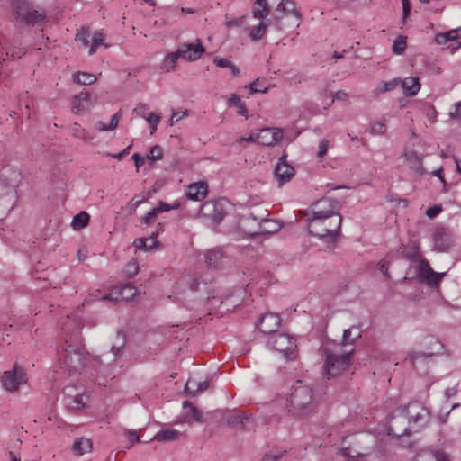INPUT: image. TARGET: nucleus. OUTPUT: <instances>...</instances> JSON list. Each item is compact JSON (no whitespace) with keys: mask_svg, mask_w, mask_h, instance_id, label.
Segmentation results:
<instances>
[{"mask_svg":"<svg viewBox=\"0 0 461 461\" xmlns=\"http://www.w3.org/2000/svg\"><path fill=\"white\" fill-rule=\"evenodd\" d=\"M318 404L319 398L312 387L296 381L286 404L289 413L298 418L311 417L317 412Z\"/></svg>","mask_w":461,"mask_h":461,"instance_id":"f03ea898","label":"nucleus"},{"mask_svg":"<svg viewBox=\"0 0 461 461\" xmlns=\"http://www.w3.org/2000/svg\"><path fill=\"white\" fill-rule=\"evenodd\" d=\"M426 456H429L433 461H448L446 455L439 451L423 450L420 455V458L423 460Z\"/></svg>","mask_w":461,"mask_h":461,"instance_id":"58836bf2","label":"nucleus"},{"mask_svg":"<svg viewBox=\"0 0 461 461\" xmlns=\"http://www.w3.org/2000/svg\"><path fill=\"white\" fill-rule=\"evenodd\" d=\"M94 104L91 94L88 92H81L74 96L72 101V111L77 113L83 110L89 109Z\"/></svg>","mask_w":461,"mask_h":461,"instance_id":"6ab92c4d","label":"nucleus"},{"mask_svg":"<svg viewBox=\"0 0 461 461\" xmlns=\"http://www.w3.org/2000/svg\"><path fill=\"white\" fill-rule=\"evenodd\" d=\"M281 324V318L277 314L267 313L261 317L258 322V330L270 337L276 334V330Z\"/></svg>","mask_w":461,"mask_h":461,"instance_id":"dca6fc26","label":"nucleus"},{"mask_svg":"<svg viewBox=\"0 0 461 461\" xmlns=\"http://www.w3.org/2000/svg\"><path fill=\"white\" fill-rule=\"evenodd\" d=\"M386 126L382 122H375L371 123L370 133L374 135H383L385 133Z\"/></svg>","mask_w":461,"mask_h":461,"instance_id":"8fccbe9b","label":"nucleus"},{"mask_svg":"<svg viewBox=\"0 0 461 461\" xmlns=\"http://www.w3.org/2000/svg\"><path fill=\"white\" fill-rule=\"evenodd\" d=\"M148 110V106L145 104L140 103L137 104V106L133 109V113L137 115L145 118L148 114L146 111Z\"/></svg>","mask_w":461,"mask_h":461,"instance_id":"680f3d73","label":"nucleus"},{"mask_svg":"<svg viewBox=\"0 0 461 461\" xmlns=\"http://www.w3.org/2000/svg\"><path fill=\"white\" fill-rule=\"evenodd\" d=\"M148 199L147 195H143L141 198L139 195H135L130 202L131 207L135 210L138 206H140L143 202Z\"/></svg>","mask_w":461,"mask_h":461,"instance_id":"0e129e2a","label":"nucleus"},{"mask_svg":"<svg viewBox=\"0 0 461 461\" xmlns=\"http://www.w3.org/2000/svg\"><path fill=\"white\" fill-rule=\"evenodd\" d=\"M14 185L7 183L6 179L0 176V207L3 211L9 212L13 208L14 197Z\"/></svg>","mask_w":461,"mask_h":461,"instance_id":"4468645a","label":"nucleus"},{"mask_svg":"<svg viewBox=\"0 0 461 461\" xmlns=\"http://www.w3.org/2000/svg\"><path fill=\"white\" fill-rule=\"evenodd\" d=\"M449 116L455 120H461V101L456 104V109L449 113Z\"/></svg>","mask_w":461,"mask_h":461,"instance_id":"774afa93","label":"nucleus"},{"mask_svg":"<svg viewBox=\"0 0 461 461\" xmlns=\"http://www.w3.org/2000/svg\"><path fill=\"white\" fill-rule=\"evenodd\" d=\"M144 119L149 123L151 128L150 134H153L160 122V115L155 113H148Z\"/></svg>","mask_w":461,"mask_h":461,"instance_id":"37998d69","label":"nucleus"},{"mask_svg":"<svg viewBox=\"0 0 461 461\" xmlns=\"http://www.w3.org/2000/svg\"><path fill=\"white\" fill-rule=\"evenodd\" d=\"M353 350L342 351L340 347L325 349V375L330 379L344 372L350 365Z\"/></svg>","mask_w":461,"mask_h":461,"instance_id":"423d86ee","label":"nucleus"},{"mask_svg":"<svg viewBox=\"0 0 461 461\" xmlns=\"http://www.w3.org/2000/svg\"><path fill=\"white\" fill-rule=\"evenodd\" d=\"M92 449V442L88 438H80L75 440L73 451L78 456H82Z\"/></svg>","mask_w":461,"mask_h":461,"instance_id":"cd10ccee","label":"nucleus"},{"mask_svg":"<svg viewBox=\"0 0 461 461\" xmlns=\"http://www.w3.org/2000/svg\"><path fill=\"white\" fill-rule=\"evenodd\" d=\"M354 328L347 329L343 332V338H342V345H351L357 339L358 337H360V333L357 332L352 337Z\"/></svg>","mask_w":461,"mask_h":461,"instance_id":"a18cd8bd","label":"nucleus"},{"mask_svg":"<svg viewBox=\"0 0 461 461\" xmlns=\"http://www.w3.org/2000/svg\"><path fill=\"white\" fill-rule=\"evenodd\" d=\"M340 207L339 201L330 197H322L314 203L308 217L309 233L323 242H334L340 235Z\"/></svg>","mask_w":461,"mask_h":461,"instance_id":"f257e3e1","label":"nucleus"},{"mask_svg":"<svg viewBox=\"0 0 461 461\" xmlns=\"http://www.w3.org/2000/svg\"><path fill=\"white\" fill-rule=\"evenodd\" d=\"M285 14H292L298 20V24L302 20V14L297 4L294 0H286L285 4Z\"/></svg>","mask_w":461,"mask_h":461,"instance_id":"4c0bfd02","label":"nucleus"},{"mask_svg":"<svg viewBox=\"0 0 461 461\" xmlns=\"http://www.w3.org/2000/svg\"><path fill=\"white\" fill-rule=\"evenodd\" d=\"M294 168L286 162V154L280 157L275 168V176L280 185L290 181L294 175Z\"/></svg>","mask_w":461,"mask_h":461,"instance_id":"a211bd4d","label":"nucleus"},{"mask_svg":"<svg viewBox=\"0 0 461 461\" xmlns=\"http://www.w3.org/2000/svg\"><path fill=\"white\" fill-rule=\"evenodd\" d=\"M227 424L234 429L241 430H252L255 428V421L252 415L229 412Z\"/></svg>","mask_w":461,"mask_h":461,"instance_id":"ddd939ff","label":"nucleus"},{"mask_svg":"<svg viewBox=\"0 0 461 461\" xmlns=\"http://www.w3.org/2000/svg\"><path fill=\"white\" fill-rule=\"evenodd\" d=\"M208 186L205 182H197L188 185L186 196L193 201H202L207 194Z\"/></svg>","mask_w":461,"mask_h":461,"instance_id":"aec40b11","label":"nucleus"},{"mask_svg":"<svg viewBox=\"0 0 461 461\" xmlns=\"http://www.w3.org/2000/svg\"><path fill=\"white\" fill-rule=\"evenodd\" d=\"M179 207V203H176L173 205H170L165 202H159L158 204L155 207L158 213L163 212H168L173 209H177Z\"/></svg>","mask_w":461,"mask_h":461,"instance_id":"6e6d98bb","label":"nucleus"},{"mask_svg":"<svg viewBox=\"0 0 461 461\" xmlns=\"http://www.w3.org/2000/svg\"><path fill=\"white\" fill-rule=\"evenodd\" d=\"M117 341L111 347V352L114 356V360L121 357L123 354V349L125 346V338L122 336L120 333L117 334L116 337Z\"/></svg>","mask_w":461,"mask_h":461,"instance_id":"f704fd0d","label":"nucleus"},{"mask_svg":"<svg viewBox=\"0 0 461 461\" xmlns=\"http://www.w3.org/2000/svg\"><path fill=\"white\" fill-rule=\"evenodd\" d=\"M268 26L267 22H260V23L251 29L249 36L252 41H258L263 38Z\"/></svg>","mask_w":461,"mask_h":461,"instance_id":"e433bc0d","label":"nucleus"},{"mask_svg":"<svg viewBox=\"0 0 461 461\" xmlns=\"http://www.w3.org/2000/svg\"><path fill=\"white\" fill-rule=\"evenodd\" d=\"M393 415L408 419L409 426L402 432L407 434L426 427L430 419L429 411L418 402L398 407L394 411Z\"/></svg>","mask_w":461,"mask_h":461,"instance_id":"20e7f679","label":"nucleus"},{"mask_svg":"<svg viewBox=\"0 0 461 461\" xmlns=\"http://www.w3.org/2000/svg\"><path fill=\"white\" fill-rule=\"evenodd\" d=\"M71 132L75 138H81V139L85 138L84 130L77 123H75L71 127Z\"/></svg>","mask_w":461,"mask_h":461,"instance_id":"338daca9","label":"nucleus"},{"mask_svg":"<svg viewBox=\"0 0 461 461\" xmlns=\"http://www.w3.org/2000/svg\"><path fill=\"white\" fill-rule=\"evenodd\" d=\"M285 450H274L264 455L263 461H278L285 455Z\"/></svg>","mask_w":461,"mask_h":461,"instance_id":"3c124183","label":"nucleus"},{"mask_svg":"<svg viewBox=\"0 0 461 461\" xmlns=\"http://www.w3.org/2000/svg\"><path fill=\"white\" fill-rule=\"evenodd\" d=\"M406 49V37L398 36L393 43V51L395 54H402Z\"/></svg>","mask_w":461,"mask_h":461,"instance_id":"c03bdc74","label":"nucleus"},{"mask_svg":"<svg viewBox=\"0 0 461 461\" xmlns=\"http://www.w3.org/2000/svg\"><path fill=\"white\" fill-rule=\"evenodd\" d=\"M89 214L86 212H80L73 217L72 226L75 230H81L87 226L89 222Z\"/></svg>","mask_w":461,"mask_h":461,"instance_id":"473e14b6","label":"nucleus"},{"mask_svg":"<svg viewBox=\"0 0 461 461\" xmlns=\"http://www.w3.org/2000/svg\"><path fill=\"white\" fill-rule=\"evenodd\" d=\"M250 94L255 93H267L268 91V86H263L262 82L259 79H256L249 86Z\"/></svg>","mask_w":461,"mask_h":461,"instance_id":"09e8293b","label":"nucleus"},{"mask_svg":"<svg viewBox=\"0 0 461 461\" xmlns=\"http://www.w3.org/2000/svg\"><path fill=\"white\" fill-rule=\"evenodd\" d=\"M208 387H209V380L197 382L194 379L190 378L187 380V382L185 384V391L191 397H194V396L198 395L199 393L204 392Z\"/></svg>","mask_w":461,"mask_h":461,"instance_id":"b1692460","label":"nucleus"},{"mask_svg":"<svg viewBox=\"0 0 461 461\" xmlns=\"http://www.w3.org/2000/svg\"><path fill=\"white\" fill-rule=\"evenodd\" d=\"M245 16H240L235 18H230L226 21V26L228 28H234V27H240L244 23Z\"/></svg>","mask_w":461,"mask_h":461,"instance_id":"4d7b16f0","label":"nucleus"},{"mask_svg":"<svg viewBox=\"0 0 461 461\" xmlns=\"http://www.w3.org/2000/svg\"><path fill=\"white\" fill-rule=\"evenodd\" d=\"M182 434L181 432L174 429H165L158 431L152 440H156L158 442H169V441H176L178 440L181 438Z\"/></svg>","mask_w":461,"mask_h":461,"instance_id":"bb28decb","label":"nucleus"},{"mask_svg":"<svg viewBox=\"0 0 461 461\" xmlns=\"http://www.w3.org/2000/svg\"><path fill=\"white\" fill-rule=\"evenodd\" d=\"M405 258L411 261H419L417 267V277L420 282L426 283L430 287H436L445 276L446 272L437 273L429 266L426 259H420L418 247L411 246L405 248L403 251Z\"/></svg>","mask_w":461,"mask_h":461,"instance_id":"39448f33","label":"nucleus"},{"mask_svg":"<svg viewBox=\"0 0 461 461\" xmlns=\"http://www.w3.org/2000/svg\"><path fill=\"white\" fill-rule=\"evenodd\" d=\"M250 221H255L257 223L258 228L251 232V234L257 233H266V234H274L277 232L281 228L282 224L275 220L271 219H258L253 214H249L244 216L241 220V224L243 227L247 226Z\"/></svg>","mask_w":461,"mask_h":461,"instance_id":"9b49d317","label":"nucleus"},{"mask_svg":"<svg viewBox=\"0 0 461 461\" xmlns=\"http://www.w3.org/2000/svg\"><path fill=\"white\" fill-rule=\"evenodd\" d=\"M104 35L103 33L101 32H95L93 37H92V43H91V46H90V49L88 50V54L89 55H93L96 52V49L100 46V45H103L104 44Z\"/></svg>","mask_w":461,"mask_h":461,"instance_id":"a19ab883","label":"nucleus"},{"mask_svg":"<svg viewBox=\"0 0 461 461\" xmlns=\"http://www.w3.org/2000/svg\"><path fill=\"white\" fill-rule=\"evenodd\" d=\"M228 201L224 198L205 202L201 208V213L213 223L219 224L226 215Z\"/></svg>","mask_w":461,"mask_h":461,"instance_id":"1a4fd4ad","label":"nucleus"},{"mask_svg":"<svg viewBox=\"0 0 461 461\" xmlns=\"http://www.w3.org/2000/svg\"><path fill=\"white\" fill-rule=\"evenodd\" d=\"M452 232L444 227H439L435 230L433 235L434 248L439 252H444L449 249L452 246Z\"/></svg>","mask_w":461,"mask_h":461,"instance_id":"2eb2a0df","label":"nucleus"},{"mask_svg":"<svg viewBox=\"0 0 461 461\" xmlns=\"http://www.w3.org/2000/svg\"><path fill=\"white\" fill-rule=\"evenodd\" d=\"M400 82H401V79H399V78H393L390 81H384L379 85L378 92L379 93L389 92V91L394 89L395 87H397L398 85L400 84Z\"/></svg>","mask_w":461,"mask_h":461,"instance_id":"79ce46f5","label":"nucleus"},{"mask_svg":"<svg viewBox=\"0 0 461 461\" xmlns=\"http://www.w3.org/2000/svg\"><path fill=\"white\" fill-rule=\"evenodd\" d=\"M458 38L456 30H450L447 32L438 33L435 41L439 45H445L448 41H454Z\"/></svg>","mask_w":461,"mask_h":461,"instance_id":"72a5a7b5","label":"nucleus"},{"mask_svg":"<svg viewBox=\"0 0 461 461\" xmlns=\"http://www.w3.org/2000/svg\"><path fill=\"white\" fill-rule=\"evenodd\" d=\"M183 407L190 409V413L186 414V419L192 418L195 422H203V411L201 410L197 409L188 401L183 402Z\"/></svg>","mask_w":461,"mask_h":461,"instance_id":"c9c22d12","label":"nucleus"},{"mask_svg":"<svg viewBox=\"0 0 461 461\" xmlns=\"http://www.w3.org/2000/svg\"><path fill=\"white\" fill-rule=\"evenodd\" d=\"M180 54L178 50L168 53L163 60L161 68L167 72L173 71L176 68L177 60L180 59Z\"/></svg>","mask_w":461,"mask_h":461,"instance_id":"c756f323","label":"nucleus"},{"mask_svg":"<svg viewBox=\"0 0 461 461\" xmlns=\"http://www.w3.org/2000/svg\"><path fill=\"white\" fill-rule=\"evenodd\" d=\"M12 10L18 22L35 25L45 19V14L32 8L27 0H13Z\"/></svg>","mask_w":461,"mask_h":461,"instance_id":"0eeeda50","label":"nucleus"},{"mask_svg":"<svg viewBox=\"0 0 461 461\" xmlns=\"http://www.w3.org/2000/svg\"><path fill=\"white\" fill-rule=\"evenodd\" d=\"M158 214V212H157L156 208L154 207L152 210H150L149 212H147L145 214V216L143 217V221L146 224H149L154 221V220Z\"/></svg>","mask_w":461,"mask_h":461,"instance_id":"e2e57ef3","label":"nucleus"},{"mask_svg":"<svg viewBox=\"0 0 461 461\" xmlns=\"http://www.w3.org/2000/svg\"><path fill=\"white\" fill-rule=\"evenodd\" d=\"M403 94L406 96H413L420 91L421 85L420 79L417 77H408L401 80Z\"/></svg>","mask_w":461,"mask_h":461,"instance_id":"4be33fe9","label":"nucleus"},{"mask_svg":"<svg viewBox=\"0 0 461 461\" xmlns=\"http://www.w3.org/2000/svg\"><path fill=\"white\" fill-rule=\"evenodd\" d=\"M87 396L85 394H77L75 396H67L66 404L72 410H80L86 406Z\"/></svg>","mask_w":461,"mask_h":461,"instance_id":"c85d7f7f","label":"nucleus"},{"mask_svg":"<svg viewBox=\"0 0 461 461\" xmlns=\"http://www.w3.org/2000/svg\"><path fill=\"white\" fill-rule=\"evenodd\" d=\"M402 23H405L407 17L411 13V3L409 0H402Z\"/></svg>","mask_w":461,"mask_h":461,"instance_id":"052dcab7","label":"nucleus"},{"mask_svg":"<svg viewBox=\"0 0 461 461\" xmlns=\"http://www.w3.org/2000/svg\"><path fill=\"white\" fill-rule=\"evenodd\" d=\"M283 138V131L280 128H263L257 134L258 141L265 146L276 144Z\"/></svg>","mask_w":461,"mask_h":461,"instance_id":"f3484780","label":"nucleus"},{"mask_svg":"<svg viewBox=\"0 0 461 461\" xmlns=\"http://www.w3.org/2000/svg\"><path fill=\"white\" fill-rule=\"evenodd\" d=\"M123 434L131 444L139 442L140 440L139 435L134 429H125Z\"/></svg>","mask_w":461,"mask_h":461,"instance_id":"13d9d810","label":"nucleus"},{"mask_svg":"<svg viewBox=\"0 0 461 461\" xmlns=\"http://www.w3.org/2000/svg\"><path fill=\"white\" fill-rule=\"evenodd\" d=\"M404 158L409 163L410 167L418 175L421 176L426 173L425 168L422 166V157L420 156L416 151H409L404 153Z\"/></svg>","mask_w":461,"mask_h":461,"instance_id":"5701e85b","label":"nucleus"},{"mask_svg":"<svg viewBox=\"0 0 461 461\" xmlns=\"http://www.w3.org/2000/svg\"><path fill=\"white\" fill-rule=\"evenodd\" d=\"M157 237L158 232H152L149 238L136 239L133 244L138 249L149 251L158 245Z\"/></svg>","mask_w":461,"mask_h":461,"instance_id":"393cba45","label":"nucleus"},{"mask_svg":"<svg viewBox=\"0 0 461 461\" xmlns=\"http://www.w3.org/2000/svg\"><path fill=\"white\" fill-rule=\"evenodd\" d=\"M177 285L181 286H186L192 292H196L199 289L200 283L197 279L191 276H184Z\"/></svg>","mask_w":461,"mask_h":461,"instance_id":"ea45409f","label":"nucleus"},{"mask_svg":"<svg viewBox=\"0 0 461 461\" xmlns=\"http://www.w3.org/2000/svg\"><path fill=\"white\" fill-rule=\"evenodd\" d=\"M59 360L70 375L95 368L96 364L101 362L99 357H90L79 343H70L68 340L65 341Z\"/></svg>","mask_w":461,"mask_h":461,"instance_id":"7ed1b4c3","label":"nucleus"},{"mask_svg":"<svg viewBox=\"0 0 461 461\" xmlns=\"http://www.w3.org/2000/svg\"><path fill=\"white\" fill-rule=\"evenodd\" d=\"M124 275L127 277H132L139 272V266L136 260H131L128 262L124 267Z\"/></svg>","mask_w":461,"mask_h":461,"instance_id":"49530a36","label":"nucleus"},{"mask_svg":"<svg viewBox=\"0 0 461 461\" xmlns=\"http://www.w3.org/2000/svg\"><path fill=\"white\" fill-rule=\"evenodd\" d=\"M26 374L24 370L17 366H14L12 370L5 371L1 376L3 387L8 392H15L19 386L26 383Z\"/></svg>","mask_w":461,"mask_h":461,"instance_id":"9d476101","label":"nucleus"},{"mask_svg":"<svg viewBox=\"0 0 461 461\" xmlns=\"http://www.w3.org/2000/svg\"><path fill=\"white\" fill-rule=\"evenodd\" d=\"M204 258L208 267L219 268L222 265L224 253L221 249H212L205 253Z\"/></svg>","mask_w":461,"mask_h":461,"instance_id":"412c9836","label":"nucleus"},{"mask_svg":"<svg viewBox=\"0 0 461 461\" xmlns=\"http://www.w3.org/2000/svg\"><path fill=\"white\" fill-rule=\"evenodd\" d=\"M188 114V111H175L173 112L171 118H170V124L173 125L175 122L182 120L184 117H185Z\"/></svg>","mask_w":461,"mask_h":461,"instance_id":"bf43d9fd","label":"nucleus"},{"mask_svg":"<svg viewBox=\"0 0 461 461\" xmlns=\"http://www.w3.org/2000/svg\"><path fill=\"white\" fill-rule=\"evenodd\" d=\"M121 301H129L137 294V288L132 283H126L121 288H115L114 292Z\"/></svg>","mask_w":461,"mask_h":461,"instance_id":"a878e982","label":"nucleus"},{"mask_svg":"<svg viewBox=\"0 0 461 461\" xmlns=\"http://www.w3.org/2000/svg\"><path fill=\"white\" fill-rule=\"evenodd\" d=\"M330 141L327 139H322L319 143L317 158H322L328 151Z\"/></svg>","mask_w":461,"mask_h":461,"instance_id":"864d4df0","label":"nucleus"},{"mask_svg":"<svg viewBox=\"0 0 461 461\" xmlns=\"http://www.w3.org/2000/svg\"><path fill=\"white\" fill-rule=\"evenodd\" d=\"M267 345L286 359L293 360L296 357V339L287 333L273 334L269 337Z\"/></svg>","mask_w":461,"mask_h":461,"instance_id":"6e6552de","label":"nucleus"},{"mask_svg":"<svg viewBox=\"0 0 461 461\" xmlns=\"http://www.w3.org/2000/svg\"><path fill=\"white\" fill-rule=\"evenodd\" d=\"M269 12L267 0H256L252 10L255 18L263 19Z\"/></svg>","mask_w":461,"mask_h":461,"instance_id":"7c9ffc66","label":"nucleus"},{"mask_svg":"<svg viewBox=\"0 0 461 461\" xmlns=\"http://www.w3.org/2000/svg\"><path fill=\"white\" fill-rule=\"evenodd\" d=\"M285 4L286 0H281L275 9V18L277 21H280L284 17V15H285Z\"/></svg>","mask_w":461,"mask_h":461,"instance_id":"5fc2aeb1","label":"nucleus"},{"mask_svg":"<svg viewBox=\"0 0 461 461\" xmlns=\"http://www.w3.org/2000/svg\"><path fill=\"white\" fill-rule=\"evenodd\" d=\"M163 156V151L160 146L155 145L149 149V154L148 155L149 159L152 161H157L161 159Z\"/></svg>","mask_w":461,"mask_h":461,"instance_id":"603ef678","label":"nucleus"},{"mask_svg":"<svg viewBox=\"0 0 461 461\" xmlns=\"http://www.w3.org/2000/svg\"><path fill=\"white\" fill-rule=\"evenodd\" d=\"M90 32L86 28H81L76 34V40L80 41L85 47L89 44Z\"/></svg>","mask_w":461,"mask_h":461,"instance_id":"de8ad7c7","label":"nucleus"},{"mask_svg":"<svg viewBox=\"0 0 461 461\" xmlns=\"http://www.w3.org/2000/svg\"><path fill=\"white\" fill-rule=\"evenodd\" d=\"M73 80L79 85L89 86L96 81V77L86 72H77L73 75Z\"/></svg>","mask_w":461,"mask_h":461,"instance_id":"2f4dec72","label":"nucleus"},{"mask_svg":"<svg viewBox=\"0 0 461 461\" xmlns=\"http://www.w3.org/2000/svg\"><path fill=\"white\" fill-rule=\"evenodd\" d=\"M177 50L180 57L187 61L197 60L205 52L200 39H196L194 43H180Z\"/></svg>","mask_w":461,"mask_h":461,"instance_id":"f8f14e48","label":"nucleus"},{"mask_svg":"<svg viewBox=\"0 0 461 461\" xmlns=\"http://www.w3.org/2000/svg\"><path fill=\"white\" fill-rule=\"evenodd\" d=\"M442 211V208L440 205H434L430 208H429L427 211H426V215L430 218V219H433L435 218L440 212Z\"/></svg>","mask_w":461,"mask_h":461,"instance_id":"69168bd1","label":"nucleus"}]
</instances>
